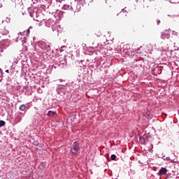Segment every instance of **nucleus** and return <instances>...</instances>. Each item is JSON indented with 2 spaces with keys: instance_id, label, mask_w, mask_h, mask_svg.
<instances>
[{
  "instance_id": "6e6552de",
  "label": "nucleus",
  "mask_w": 179,
  "mask_h": 179,
  "mask_svg": "<svg viewBox=\"0 0 179 179\" xmlns=\"http://www.w3.org/2000/svg\"><path fill=\"white\" fill-rule=\"evenodd\" d=\"M3 125H5V122H3V120H0V127H3Z\"/></svg>"
},
{
  "instance_id": "9d476101",
  "label": "nucleus",
  "mask_w": 179,
  "mask_h": 179,
  "mask_svg": "<svg viewBox=\"0 0 179 179\" xmlns=\"http://www.w3.org/2000/svg\"><path fill=\"white\" fill-rule=\"evenodd\" d=\"M1 45H3V41L0 42V47H1Z\"/></svg>"
},
{
  "instance_id": "0eeeda50",
  "label": "nucleus",
  "mask_w": 179,
  "mask_h": 179,
  "mask_svg": "<svg viewBox=\"0 0 179 179\" xmlns=\"http://www.w3.org/2000/svg\"><path fill=\"white\" fill-rule=\"evenodd\" d=\"M110 159L111 160H115V159H117V156L115 155H112Z\"/></svg>"
},
{
  "instance_id": "20e7f679",
  "label": "nucleus",
  "mask_w": 179,
  "mask_h": 179,
  "mask_svg": "<svg viewBox=\"0 0 179 179\" xmlns=\"http://www.w3.org/2000/svg\"><path fill=\"white\" fill-rule=\"evenodd\" d=\"M159 176H164L167 174V169L166 168H161L158 172Z\"/></svg>"
},
{
  "instance_id": "f03ea898",
  "label": "nucleus",
  "mask_w": 179,
  "mask_h": 179,
  "mask_svg": "<svg viewBox=\"0 0 179 179\" xmlns=\"http://www.w3.org/2000/svg\"><path fill=\"white\" fill-rule=\"evenodd\" d=\"M9 31L6 29V25L3 24V21L0 23V38L2 36H8Z\"/></svg>"
},
{
  "instance_id": "1a4fd4ad",
  "label": "nucleus",
  "mask_w": 179,
  "mask_h": 179,
  "mask_svg": "<svg viewBox=\"0 0 179 179\" xmlns=\"http://www.w3.org/2000/svg\"><path fill=\"white\" fill-rule=\"evenodd\" d=\"M29 34H30V29H27V35L29 36Z\"/></svg>"
},
{
  "instance_id": "39448f33",
  "label": "nucleus",
  "mask_w": 179,
  "mask_h": 179,
  "mask_svg": "<svg viewBox=\"0 0 179 179\" xmlns=\"http://www.w3.org/2000/svg\"><path fill=\"white\" fill-rule=\"evenodd\" d=\"M57 115V111L49 110L48 113V117H55Z\"/></svg>"
},
{
  "instance_id": "ddd939ff",
  "label": "nucleus",
  "mask_w": 179,
  "mask_h": 179,
  "mask_svg": "<svg viewBox=\"0 0 179 179\" xmlns=\"http://www.w3.org/2000/svg\"><path fill=\"white\" fill-rule=\"evenodd\" d=\"M0 76H1V71H0Z\"/></svg>"
},
{
  "instance_id": "9b49d317",
  "label": "nucleus",
  "mask_w": 179,
  "mask_h": 179,
  "mask_svg": "<svg viewBox=\"0 0 179 179\" xmlns=\"http://www.w3.org/2000/svg\"><path fill=\"white\" fill-rule=\"evenodd\" d=\"M6 73H9V70H6Z\"/></svg>"
},
{
  "instance_id": "7ed1b4c3",
  "label": "nucleus",
  "mask_w": 179,
  "mask_h": 179,
  "mask_svg": "<svg viewBox=\"0 0 179 179\" xmlns=\"http://www.w3.org/2000/svg\"><path fill=\"white\" fill-rule=\"evenodd\" d=\"M169 31L168 30H165L162 34L161 35V38L162 40H166V38H169V37H170V35H169V34H167Z\"/></svg>"
},
{
  "instance_id": "f8f14e48",
  "label": "nucleus",
  "mask_w": 179,
  "mask_h": 179,
  "mask_svg": "<svg viewBox=\"0 0 179 179\" xmlns=\"http://www.w3.org/2000/svg\"><path fill=\"white\" fill-rule=\"evenodd\" d=\"M18 34H22V32H20V33H18Z\"/></svg>"
},
{
  "instance_id": "f257e3e1",
  "label": "nucleus",
  "mask_w": 179,
  "mask_h": 179,
  "mask_svg": "<svg viewBox=\"0 0 179 179\" xmlns=\"http://www.w3.org/2000/svg\"><path fill=\"white\" fill-rule=\"evenodd\" d=\"M79 150H80L79 143L76 141L72 145V147L71 149V153L73 155V156H78L79 153Z\"/></svg>"
},
{
  "instance_id": "423d86ee",
  "label": "nucleus",
  "mask_w": 179,
  "mask_h": 179,
  "mask_svg": "<svg viewBox=\"0 0 179 179\" xmlns=\"http://www.w3.org/2000/svg\"><path fill=\"white\" fill-rule=\"evenodd\" d=\"M26 105L24 104H22L20 106V111H24V110H26Z\"/></svg>"
}]
</instances>
